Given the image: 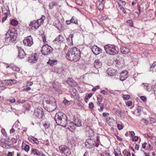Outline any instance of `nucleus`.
Masks as SVG:
<instances>
[{
	"instance_id": "1a4fd4ad",
	"label": "nucleus",
	"mask_w": 156,
	"mask_h": 156,
	"mask_svg": "<svg viewBox=\"0 0 156 156\" xmlns=\"http://www.w3.org/2000/svg\"><path fill=\"white\" fill-rule=\"evenodd\" d=\"M29 59L28 61L32 63H35L36 62L38 58V56L36 53H34L31 54L30 57H28Z\"/></svg>"
},
{
	"instance_id": "ea45409f",
	"label": "nucleus",
	"mask_w": 156,
	"mask_h": 156,
	"mask_svg": "<svg viewBox=\"0 0 156 156\" xmlns=\"http://www.w3.org/2000/svg\"><path fill=\"white\" fill-rule=\"evenodd\" d=\"M126 23H128L129 25L131 27H133V23L132 20H129L126 21Z\"/></svg>"
},
{
	"instance_id": "13d9d810",
	"label": "nucleus",
	"mask_w": 156,
	"mask_h": 156,
	"mask_svg": "<svg viewBox=\"0 0 156 156\" xmlns=\"http://www.w3.org/2000/svg\"><path fill=\"white\" fill-rule=\"evenodd\" d=\"M100 88V87L99 86H97L95 87L92 88V90L93 91H95L97 89H99Z\"/></svg>"
},
{
	"instance_id": "8fccbe9b",
	"label": "nucleus",
	"mask_w": 156,
	"mask_h": 156,
	"mask_svg": "<svg viewBox=\"0 0 156 156\" xmlns=\"http://www.w3.org/2000/svg\"><path fill=\"white\" fill-rule=\"evenodd\" d=\"M130 98V96L128 95H124L123 98L124 100H127Z\"/></svg>"
},
{
	"instance_id": "864d4df0",
	"label": "nucleus",
	"mask_w": 156,
	"mask_h": 156,
	"mask_svg": "<svg viewBox=\"0 0 156 156\" xmlns=\"http://www.w3.org/2000/svg\"><path fill=\"white\" fill-rule=\"evenodd\" d=\"M1 132L3 135L5 136H6V133L4 129H1Z\"/></svg>"
},
{
	"instance_id": "cd10ccee",
	"label": "nucleus",
	"mask_w": 156,
	"mask_h": 156,
	"mask_svg": "<svg viewBox=\"0 0 156 156\" xmlns=\"http://www.w3.org/2000/svg\"><path fill=\"white\" fill-rule=\"evenodd\" d=\"M74 122L76 126H80L82 125L81 121L80 120L75 119L74 120Z\"/></svg>"
},
{
	"instance_id": "6e6552de",
	"label": "nucleus",
	"mask_w": 156,
	"mask_h": 156,
	"mask_svg": "<svg viewBox=\"0 0 156 156\" xmlns=\"http://www.w3.org/2000/svg\"><path fill=\"white\" fill-rule=\"evenodd\" d=\"M93 53L96 55H98L102 52V49L96 45H94L91 48Z\"/></svg>"
},
{
	"instance_id": "f8f14e48",
	"label": "nucleus",
	"mask_w": 156,
	"mask_h": 156,
	"mask_svg": "<svg viewBox=\"0 0 156 156\" xmlns=\"http://www.w3.org/2000/svg\"><path fill=\"white\" fill-rule=\"evenodd\" d=\"M128 72L127 71L124 70L122 72L120 75V79L121 81H123L128 77Z\"/></svg>"
},
{
	"instance_id": "7ed1b4c3",
	"label": "nucleus",
	"mask_w": 156,
	"mask_h": 156,
	"mask_svg": "<svg viewBox=\"0 0 156 156\" xmlns=\"http://www.w3.org/2000/svg\"><path fill=\"white\" fill-rule=\"evenodd\" d=\"M106 52L111 55H114L118 53L117 49H116L115 46L113 45L108 44L104 47Z\"/></svg>"
},
{
	"instance_id": "2f4dec72",
	"label": "nucleus",
	"mask_w": 156,
	"mask_h": 156,
	"mask_svg": "<svg viewBox=\"0 0 156 156\" xmlns=\"http://www.w3.org/2000/svg\"><path fill=\"white\" fill-rule=\"evenodd\" d=\"M115 113L119 116L121 117L122 115V112L118 109H115Z\"/></svg>"
},
{
	"instance_id": "37998d69",
	"label": "nucleus",
	"mask_w": 156,
	"mask_h": 156,
	"mask_svg": "<svg viewBox=\"0 0 156 156\" xmlns=\"http://www.w3.org/2000/svg\"><path fill=\"white\" fill-rule=\"evenodd\" d=\"M118 4L119 6H120L121 4H122V5H126V2L122 0H119L118 2Z\"/></svg>"
},
{
	"instance_id": "49530a36",
	"label": "nucleus",
	"mask_w": 156,
	"mask_h": 156,
	"mask_svg": "<svg viewBox=\"0 0 156 156\" xmlns=\"http://www.w3.org/2000/svg\"><path fill=\"white\" fill-rule=\"evenodd\" d=\"M46 102L48 104L47 106H48L49 105H52V104H54L53 103H56L54 100V101H53L49 100V101H47Z\"/></svg>"
},
{
	"instance_id": "f704fd0d",
	"label": "nucleus",
	"mask_w": 156,
	"mask_h": 156,
	"mask_svg": "<svg viewBox=\"0 0 156 156\" xmlns=\"http://www.w3.org/2000/svg\"><path fill=\"white\" fill-rule=\"evenodd\" d=\"M98 5V8L100 11L102 10L104 8V3L103 2H100Z\"/></svg>"
},
{
	"instance_id": "774afa93",
	"label": "nucleus",
	"mask_w": 156,
	"mask_h": 156,
	"mask_svg": "<svg viewBox=\"0 0 156 156\" xmlns=\"http://www.w3.org/2000/svg\"><path fill=\"white\" fill-rule=\"evenodd\" d=\"M100 93L105 95H107V92L104 90H102L101 91Z\"/></svg>"
},
{
	"instance_id": "79ce46f5",
	"label": "nucleus",
	"mask_w": 156,
	"mask_h": 156,
	"mask_svg": "<svg viewBox=\"0 0 156 156\" xmlns=\"http://www.w3.org/2000/svg\"><path fill=\"white\" fill-rule=\"evenodd\" d=\"M141 123H144L145 124L147 125L148 123V121L146 119H142L140 120Z\"/></svg>"
},
{
	"instance_id": "4c0bfd02",
	"label": "nucleus",
	"mask_w": 156,
	"mask_h": 156,
	"mask_svg": "<svg viewBox=\"0 0 156 156\" xmlns=\"http://www.w3.org/2000/svg\"><path fill=\"white\" fill-rule=\"evenodd\" d=\"M71 20L72 23H75V24H78V20L75 17L73 16L72 17Z\"/></svg>"
},
{
	"instance_id": "338daca9",
	"label": "nucleus",
	"mask_w": 156,
	"mask_h": 156,
	"mask_svg": "<svg viewBox=\"0 0 156 156\" xmlns=\"http://www.w3.org/2000/svg\"><path fill=\"white\" fill-rule=\"evenodd\" d=\"M156 65V62L154 61L152 65V66H151V69L153 68Z\"/></svg>"
},
{
	"instance_id": "58836bf2",
	"label": "nucleus",
	"mask_w": 156,
	"mask_h": 156,
	"mask_svg": "<svg viewBox=\"0 0 156 156\" xmlns=\"http://www.w3.org/2000/svg\"><path fill=\"white\" fill-rule=\"evenodd\" d=\"M149 120L151 124L156 123V118H149Z\"/></svg>"
},
{
	"instance_id": "f03ea898",
	"label": "nucleus",
	"mask_w": 156,
	"mask_h": 156,
	"mask_svg": "<svg viewBox=\"0 0 156 156\" xmlns=\"http://www.w3.org/2000/svg\"><path fill=\"white\" fill-rule=\"evenodd\" d=\"M56 122L58 125L65 127L68 121L67 117L65 114L62 112H58L55 117Z\"/></svg>"
},
{
	"instance_id": "bf43d9fd",
	"label": "nucleus",
	"mask_w": 156,
	"mask_h": 156,
	"mask_svg": "<svg viewBox=\"0 0 156 156\" xmlns=\"http://www.w3.org/2000/svg\"><path fill=\"white\" fill-rule=\"evenodd\" d=\"M15 130L13 128H12V129L10 130V133L11 134L13 135L15 133Z\"/></svg>"
},
{
	"instance_id": "6e6d98bb",
	"label": "nucleus",
	"mask_w": 156,
	"mask_h": 156,
	"mask_svg": "<svg viewBox=\"0 0 156 156\" xmlns=\"http://www.w3.org/2000/svg\"><path fill=\"white\" fill-rule=\"evenodd\" d=\"M101 156H111V155L107 152L105 151V152L102 153Z\"/></svg>"
},
{
	"instance_id": "603ef678",
	"label": "nucleus",
	"mask_w": 156,
	"mask_h": 156,
	"mask_svg": "<svg viewBox=\"0 0 156 156\" xmlns=\"http://www.w3.org/2000/svg\"><path fill=\"white\" fill-rule=\"evenodd\" d=\"M25 101V100H18L16 102V104H20V103H23Z\"/></svg>"
},
{
	"instance_id": "680f3d73",
	"label": "nucleus",
	"mask_w": 156,
	"mask_h": 156,
	"mask_svg": "<svg viewBox=\"0 0 156 156\" xmlns=\"http://www.w3.org/2000/svg\"><path fill=\"white\" fill-rule=\"evenodd\" d=\"M142 109V107L141 106H138L137 108V110L138 111V113L140 112L141 111Z\"/></svg>"
},
{
	"instance_id": "20e7f679",
	"label": "nucleus",
	"mask_w": 156,
	"mask_h": 156,
	"mask_svg": "<svg viewBox=\"0 0 156 156\" xmlns=\"http://www.w3.org/2000/svg\"><path fill=\"white\" fill-rule=\"evenodd\" d=\"M53 50V48L50 46L46 44L42 46L41 51L43 55L46 56L51 53Z\"/></svg>"
},
{
	"instance_id": "9d476101",
	"label": "nucleus",
	"mask_w": 156,
	"mask_h": 156,
	"mask_svg": "<svg viewBox=\"0 0 156 156\" xmlns=\"http://www.w3.org/2000/svg\"><path fill=\"white\" fill-rule=\"evenodd\" d=\"M18 57L20 58L23 59L27 55L24 52V50L20 47H18Z\"/></svg>"
},
{
	"instance_id": "c03bdc74",
	"label": "nucleus",
	"mask_w": 156,
	"mask_h": 156,
	"mask_svg": "<svg viewBox=\"0 0 156 156\" xmlns=\"http://www.w3.org/2000/svg\"><path fill=\"white\" fill-rule=\"evenodd\" d=\"M100 107V111H102L104 109V105L101 103H99L97 104Z\"/></svg>"
},
{
	"instance_id": "a18cd8bd",
	"label": "nucleus",
	"mask_w": 156,
	"mask_h": 156,
	"mask_svg": "<svg viewBox=\"0 0 156 156\" xmlns=\"http://www.w3.org/2000/svg\"><path fill=\"white\" fill-rule=\"evenodd\" d=\"M119 60H117V63H123L124 62V59L122 57H119Z\"/></svg>"
},
{
	"instance_id": "69168bd1",
	"label": "nucleus",
	"mask_w": 156,
	"mask_h": 156,
	"mask_svg": "<svg viewBox=\"0 0 156 156\" xmlns=\"http://www.w3.org/2000/svg\"><path fill=\"white\" fill-rule=\"evenodd\" d=\"M20 124L18 120L13 125V126H19V125Z\"/></svg>"
},
{
	"instance_id": "aec40b11",
	"label": "nucleus",
	"mask_w": 156,
	"mask_h": 156,
	"mask_svg": "<svg viewBox=\"0 0 156 156\" xmlns=\"http://www.w3.org/2000/svg\"><path fill=\"white\" fill-rule=\"evenodd\" d=\"M54 104H52L51 105L47 106L48 108V111L49 112H52L54 111L56 109V103H53Z\"/></svg>"
},
{
	"instance_id": "09e8293b",
	"label": "nucleus",
	"mask_w": 156,
	"mask_h": 156,
	"mask_svg": "<svg viewBox=\"0 0 156 156\" xmlns=\"http://www.w3.org/2000/svg\"><path fill=\"white\" fill-rule=\"evenodd\" d=\"M10 102L13 103L15 101V99L13 97H10L9 99L8 100Z\"/></svg>"
},
{
	"instance_id": "423d86ee",
	"label": "nucleus",
	"mask_w": 156,
	"mask_h": 156,
	"mask_svg": "<svg viewBox=\"0 0 156 156\" xmlns=\"http://www.w3.org/2000/svg\"><path fill=\"white\" fill-rule=\"evenodd\" d=\"M23 42L25 45L29 47H30L34 43L33 38L30 35L25 37Z\"/></svg>"
},
{
	"instance_id": "a878e982",
	"label": "nucleus",
	"mask_w": 156,
	"mask_h": 156,
	"mask_svg": "<svg viewBox=\"0 0 156 156\" xmlns=\"http://www.w3.org/2000/svg\"><path fill=\"white\" fill-rule=\"evenodd\" d=\"M45 18V16L44 15H43L40 19H38L36 20L38 25H39V26H40L41 25V24L43 23Z\"/></svg>"
},
{
	"instance_id": "7c9ffc66",
	"label": "nucleus",
	"mask_w": 156,
	"mask_h": 156,
	"mask_svg": "<svg viewBox=\"0 0 156 156\" xmlns=\"http://www.w3.org/2000/svg\"><path fill=\"white\" fill-rule=\"evenodd\" d=\"M9 33H12L16 34V35H17V30L15 28H13L11 30H9L8 32L6 34V35H7V34H9Z\"/></svg>"
},
{
	"instance_id": "473e14b6",
	"label": "nucleus",
	"mask_w": 156,
	"mask_h": 156,
	"mask_svg": "<svg viewBox=\"0 0 156 156\" xmlns=\"http://www.w3.org/2000/svg\"><path fill=\"white\" fill-rule=\"evenodd\" d=\"M32 152L34 154L40 156L41 152L39 151L38 150L36 149H32Z\"/></svg>"
},
{
	"instance_id": "2eb2a0df",
	"label": "nucleus",
	"mask_w": 156,
	"mask_h": 156,
	"mask_svg": "<svg viewBox=\"0 0 156 156\" xmlns=\"http://www.w3.org/2000/svg\"><path fill=\"white\" fill-rule=\"evenodd\" d=\"M66 82L68 85L72 87H73L76 85V82L71 78H68Z\"/></svg>"
},
{
	"instance_id": "4be33fe9",
	"label": "nucleus",
	"mask_w": 156,
	"mask_h": 156,
	"mask_svg": "<svg viewBox=\"0 0 156 156\" xmlns=\"http://www.w3.org/2000/svg\"><path fill=\"white\" fill-rule=\"evenodd\" d=\"M121 52L124 54H127L130 51L129 49L126 47L122 46L120 47Z\"/></svg>"
},
{
	"instance_id": "de8ad7c7",
	"label": "nucleus",
	"mask_w": 156,
	"mask_h": 156,
	"mask_svg": "<svg viewBox=\"0 0 156 156\" xmlns=\"http://www.w3.org/2000/svg\"><path fill=\"white\" fill-rule=\"evenodd\" d=\"M3 17L2 20V23H3L7 19V14L6 12H5L4 13Z\"/></svg>"
},
{
	"instance_id": "0e129e2a",
	"label": "nucleus",
	"mask_w": 156,
	"mask_h": 156,
	"mask_svg": "<svg viewBox=\"0 0 156 156\" xmlns=\"http://www.w3.org/2000/svg\"><path fill=\"white\" fill-rule=\"evenodd\" d=\"M138 139V137L137 136H135L132 139V140L133 141H137Z\"/></svg>"
},
{
	"instance_id": "f257e3e1",
	"label": "nucleus",
	"mask_w": 156,
	"mask_h": 156,
	"mask_svg": "<svg viewBox=\"0 0 156 156\" xmlns=\"http://www.w3.org/2000/svg\"><path fill=\"white\" fill-rule=\"evenodd\" d=\"M66 57L71 61L77 62L80 58V51L79 49L74 47L69 48L66 54Z\"/></svg>"
},
{
	"instance_id": "5701e85b",
	"label": "nucleus",
	"mask_w": 156,
	"mask_h": 156,
	"mask_svg": "<svg viewBox=\"0 0 156 156\" xmlns=\"http://www.w3.org/2000/svg\"><path fill=\"white\" fill-rule=\"evenodd\" d=\"M64 38L63 36L59 34L57 37L54 41H58V42L61 43L64 41Z\"/></svg>"
},
{
	"instance_id": "39448f33",
	"label": "nucleus",
	"mask_w": 156,
	"mask_h": 156,
	"mask_svg": "<svg viewBox=\"0 0 156 156\" xmlns=\"http://www.w3.org/2000/svg\"><path fill=\"white\" fill-rule=\"evenodd\" d=\"M34 115L39 119H43L44 116V113L43 109L40 107H38L35 109Z\"/></svg>"
},
{
	"instance_id": "f3484780",
	"label": "nucleus",
	"mask_w": 156,
	"mask_h": 156,
	"mask_svg": "<svg viewBox=\"0 0 156 156\" xmlns=\"http://www.w3.org/2000/svg\"><path fill=\"white\" fill-rule=\"evenodd\" d=\"M95 143V141L93 142V140L91 138L87 139L86 140L85 144V146H87V145H89V146H92L93 145H94V144Z\"/></svg>"
},
{
	"instance_id": "a211bd4d",
	"label": "nucleus",
	"mask_w": 156,
	"mask_h": 156,
	"mask_svg": "<svg viewBox=\"0 0 156 156\" xmlns=\"http://www.w3.org/2000/svg\"><path fill=\"white\" fill-rule=\"evenodd\" d=\"M76 126H75L74 122H72L69 123V125H68V128L70 131L73 132L75 131V129L76 128Z\"/></svg>"
},
{
	"instance_id": "052dcab7",
	"label": "nucleus",
	"mask_w": 156,
	"mask_h": 156,
	"mask_svg": "<svg viewBox=\"0 0 156 156\" xmlns=\"http://www.w3.org/2000/svg\"><path fill=\"white\" fill-rule=\"evenodd\" d=\"M132 104V102L130 101H128L126 102V105L128 106H131Z\"/></svg>"
},
{
	"instance_id": "c756f323",
	"label": "nucleus",
	"mask_w": 156,
	"mask_h": 156,
	"mask_svg": "<svg viewBox=\"0 0 156 156\" xmlns=\"http://www.w3.org/2000/svg\"><path fill=\"white\" fill-rule=\"evenodd\" d=\"M57 61L56 60H49L47 62V64H49L50 66H53L54 65H56L57 64Z\"/></svg>"
},
{
	"instance_id": "a19ab883",
	"label": "nucleus",
	"mask_w": 156,
	"mask_h": 156,
	"mask_svg": "<svg viewBox=\"0 0 156 156\" xmlns=\"http://www.w3.org/2000/svg\"><path fill=\"white\" fill-rule=\"evenodd\" d=\"M123 154L125 156H130L131 155L130 153L124 150L123 151Z\"/></svg>"
},
{
	"instance_id": "4d7b16f0",
	"label": "nucleus",
	"mask_w": 156,
	"mask_h": 156,
	"mask_svg": "<svg viewBox=\"0 0 156 156\" xmlns=\"http://www.w3.org/2000/svg\"><path fill=\"white\" fill-rule=\"evenodd\" d=\"M89 107L90 109H92L94 107V104L93 102H91L89 104Z\"/></svg>"
},
{
	"instance_id": "b1692460",
	"label": "nucleus",
	"mask_w": 156,
	"mask_h": 156,
	"mask_svg": "<svg viewBox=\"0 0 156 156\" xmlns=\"http://www.w3.org/2000/svg\"><path fill=\"white\" fill-rule=\"evenodd\" d=\"M53 25L59 30H61L62 28V25L61 23L58 22L57 23H54Z\"/></svg>"
},
{
	"instance_id": "dca6fc26",
	"label": "nucleus",
	"mask_w": 156,
	"mask_h": 156,
	"mask_svg": "<svg viewBox=\"0 0 156 156\" xmlns=\"http://www.w3.org/2000/svg\"><path fill=\"white\" fill-rule=\"evenodd\" d=\"M107 74L110 76H113L115 74L116 71L112 68H108L106 71Z\"/></svg>"
},
{
	"instance_id": "bb28decb",
	"label": "nucleus",
	"mask_w": 156,
	"mask_h": 156,
	"mask_svg": "<svg viewBox=\"0 0 156 156\" xmlns=\"http://www.w3.org/2000/svg\"><path fill=\"white\" fill-rule=\"evenodd\" d=\"M16 83V80H9L6 81V83L8 85H12Z\"/></svg>"
},
{
	"instance_id": "3c124183",
	"label": "nucleus",
	"mask_w": 156,
	"mask_h": 156,
	"mask_svg": "<svg viewBox=\"0 0 156 156\" xmlns=\"http://www.w3.org/2000/svg\"><path fill=\"white\" fill-rule=\"evenodd\" d=\"M140 99L143 101H146L147 100V98L145 96H141L140 97Z\"/></svg>"
},
{
	"instance_id": "0eeeda50",
	"label": "nucleus",
	"mask_w": 156,
	"mask_h": 156,
	"mask_svg": "<svg viewBox=\"0 0 156 156\" xmlns=\"http://www.w3.org/2000/svg\"><path fill=\"white\" fill-rule=\"evenodd\" d=\"M58 149L65 156H68L71 154V151L68 147H58Z\"/></svg>"
},
{
	"instance_id": "e433bc0d",
	"label": "nucleus",
	"mask_w": 156,
	"mask_h": 156,
	"mask_svg": "<svg viewBox=\"0 0 156 156\" xmlns=\"http://www.w3.org/2000/svg\"><path fill=\"white\" fill-rule=\"evenodd\" d=\"M63 70V69L62 67H60L58 68H56L55 72L57 73L61 74L62 73Z\"/></svg>"
},
{
	"instance_id": "5fc2aeb1",
	"label": "nucleus",
	"mask_w": 156,
	"mask_h": 156,
	"mask_svg": "<svg viewBox=\"0 0 156 156\" xmlns=\"http://www.w3.org/2000/svg\"><path fill=\"white\" fill-rule=\"evenodd\" d=\"M43 126L46 129L47 128H48L49 127L50 124L47 123H45L43 124Z\"/></svg>"
},
{
	"instance_id": "e2e57ef3",
	"label": "nucleus",
	"mask_w": 156,
	"mask_h": 156,
	"mask_svg": "<svg viewBox=\"0 0 156 156\" xmlns=\"http://www.w3.org/2000/svg\"><path fill=\"white\" fill-rule=\"evenodd\" d=\"M117 127L118 129L119 130H121L123 128L122 126L121 125L119 124L117 125Z\"/></svg>"
},
{
	"instance_id": "393cba45",
	"label": "nucleus",
	"mask_w": 156,
	"mask_h": 156,
	"mask_svg": "<svg viewBox=\"0 0 156 156\" xmlns=\"http://www.w3.org/2000/svg\"><path fill=\"white\" fill-rule=\"evenodd\" d=\"M142 85H144V89L147 91H150L152 89V87L150 84L143 83Z\"/></svg>"
},
{
	"instance_id": "c85d7f7f",
	"label": "nucleus",
	"mask_w": 156,
	"mask_h": 156,
	"mask_svg": "<svg viewBox=\"0 0 156 156\" xmlns=\"http://www.w3.org/2000/svg\"><path fill=\"white\" fill-rule=\"evenodd\" d=\"M58 5V3L53 2L50 3L49 5V8L50 9H52L54 6Z\"/></svg>"
},
{
	"instance_id": "412c9836",
	"label": "nucleus",
	"mask_w": 156,
	"mask_h": 156,
	"mask_svg": "<svg viewBox=\"0 0 156 156\" xmlns=\"http://www.w3.org/2000/svg\"><path fill=\"white\" fill-rule=\"evenodd\" d=\"M86 132V135L89 137H92L94 135V133L93 130L90 128Z\"/></svg>"
},
{
	"instance_id": "ddd939ff",
	"label": "nucleus",
	"mask_w": 156,
	"mask_h": 156,
	"mask_svg": "<svg viewBox=\"0 0 156 156\" xmlns=\"http://www.w3.org/2000/svg\"><path fill=\"white\" fill-rule=\"evenodd\" d=\"M29 26L31 27L32 29H37L40 27L38 25L36 20H33L30 22L29 24Z\"/></svg>"
},
{
	"instance_id": "4468645a",
	"label": "nucleus",
	"mask_w": 156,
	"mask_h": 156,
	"mask_svg": "<svg viewBox=\"0 0 156 156\" xmlns=\"http://www.w3.org/2000/svg\"><path fill=\"white\" fill-rule=\"evenodd\" d=\"M71 96L75 99L78 100L79 98V96L78 92L74 88L72 89V91L70 92Z\"/></svg>"
},
{
	"instance_id": "72a5a7b5",
	"label": "nucleus",
	"mask_w": 156,
	"mask_h": 156,
	"mask_svg": "<svg viewBox=\"0 0 156 156\" xmlns=\"http://www.w3.org/2000/svg\"><path fill=\"white\" fill-rule=\"evenodd\" d=\"M103 96L100 94H99L97 96V103H101L103 101Z\"/></svg>"
},
{
	"instance_id": "6ab92c4d",
	"label": "nucleus",
	"mask_w": 156,
	"mask_h": 156,
	"mask_svg": "<svg viewBox=\"0 0 156 156\" xmlns=\"http://www.w3.org/2000/svg\"><path fill=\"white\" fill-rule=\"evenodd\" d=\"M94 66L95 68H100L102 65V63L98 59L96 60L94 63Z\"/></svg>"
},
{
	"instance_id": "9b49d317",
	"label": "nucleus",
	"mask_w": 156,
	"mask_h": 156,
	"mask_svg": "<svg viewBox=\"0 0 156 156\" xmlns=\"http://www.w3.org/2000/svg\"><path fill=\"white\" fill-rule=\"evenodd\" d=\"M7 34L9 36L7 39H9L10 42H13L16 40L17 35H16L15 34L12 33H9V34Z\"/></svg>"
},
{
	"instance_id": "c9c22d12",
	"label": "nucleus",
	"mask_w": 156,
	"mask_h": 156,
	"mask_svg": "<svg viewBox=\"0 0 156 156\" xmlns=\"http://www.w3.org/2000/svg\"><path fill=\"white\" fill-rule=\"evenodd\" d=\"M10 23L13 26H16L18 24V22L15 19H13L11 20Z\"/></svg>"
}]
</instances>
